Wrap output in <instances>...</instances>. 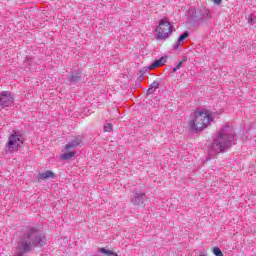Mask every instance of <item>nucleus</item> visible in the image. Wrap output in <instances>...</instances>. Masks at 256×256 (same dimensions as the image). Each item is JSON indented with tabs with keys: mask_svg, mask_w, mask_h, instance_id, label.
Returning a JSON list of instances; mask_svg holds the SVG:
<instances>
[{
	"mask_svg": "<svg viewBox=\"0 0 256 256\" xmlns=\"http://www.w3.org/2000/svg\"><path fill=\"white\" fill-rule=\"evenodd\" d=\"M55 174L51 170H47L39 174L38 179H54Z\"/></svg>",
	"mask_w": 256,
	"mask_h": 256,
	"instance_id": "nucleus-10",
	"label": "nucleus"
},
{
	"mask_svg": "<svg viewBox=\"0 0 256 256\" xmlns=\"http://www.w3.org/2000/svg\"><path fill=\"white\" fill-rule=\"evenodd\" d=\"M171 33H173V25H171L168 18H163L154 31V37L158 41H166L171 37Z\"/></svg>",
	"mask_w": 256,
	"mask_h": 256,
	"instance_id": "nucleus-3",
	"label": "nucleus"
},
{
	"mask_svg": "<svg viewBox=\"0 0 256 256\" xmlns=\"http://www.w3.org/2000/svg\"><path fill=\"white\" fill-rule=\"evenodd\" d=\"M83 143V138L81 136L75 137L68 144L65 145L64 149L69 151L70 149H77V147H81Z\"/></svg>",
	"mask_w": 256,
	"mask_h": 256,
	"instance_id": "nucleus-7",
	"label": "nucleus"
},
{
	"mask_svg": "<svg viewBox=\"0 0 256 256\" xmlns=\"http://www.w3.org/2000/svg\"><path fill=\"white\" fill-rule=\"evenodd\" d=\"M188 13L191 15V19H194V21H211V19H213L211 10L207 8H202L199 10L190 8Z\"/></svg>",
	"mask_w": 256,
	"mask_h": 256,
	"instance_id": "nucleus-4",
	"label": "nucleus"
},
{
	"mask_svg": "<svg viewBox=\"0 0 256 256\" xmlns=\"http://www.w3.org/2000/svg\"><path fill=\"white\" fill-rule=\"evenodd\" d=\"M183 63H185V60L180 61L174 68H173V73H177L181 67H183Z\"/></svg>",
	"mask_w": 256,
	"mask_h": 256,
	"instance_id": "nucleus-16",
	"label": "nucleus"
},
{
	"mask_svg": "<svg viewBox=\"0 0 256 256\" xmlns=\"http://www.w3.org/2000/svg\"><path fill=\"white\" fill-rule=\"evenodd\" d=\"M14 99L11 95V92L9 91H3L0 93V106L2 109H5V107H11L13 105Z\"/></svg>",
	"mask_w": 256,
	"mask_h": 256,
	"instance_id": "nucleus-6",
	"label": "nucleus"
},
{
	"mask_svg": "<svg viewBox=\"0 0 256 256\" xmlns=\"http://www.w3.org/2000/svg\"><path fill=\"white\" fill-rule=\"evenodd\" d=\"M98 251L99 253H102L103 255H107V256H113L115 254V252L111 250H107L105 248H99Z\"/></svg>",
	"mask_w": 256,
	"mask_h": 256,
	"instance_id": "nucleus-15",
	"label": "nucleus"
},
{
	"mask_svg": "<svg viewBox=\"0 0 256 256\" xmlns=\"http://www.w3.org/2000/svg\"><path fill=\"white\" fill-rule=\"evenodd\" d=\"M145 193H135L134 197L132 198V203L134 205H143L145 203Z\"/></svg>",
	"mask_w": 256,
	"mask_h": 256,
	"instance_id": "nucleus-8",
	"label": "nucleus"
},
{
	"mask_svg": "<svg viewBox=\"0 0 256 256\" xmlns=\"http://www.w3.org/2000/svg\"><path fill=\"white\" fill-rule=\"evenodd\" d=\"M24 63H31V59L29 57H27L26 61Z\"/></svg>",
	"mask_w": 256,
	"mask_h": 256,
	"instance_id": "nucleus-21",
	"label": "nucleus"
},
{
	"mask_svg": "<svg viewBox=\"0 0 256 256\" xmlns=\"http://www.w3.org/2000/svg\"><path fill=\"white\" fill-rule=\"evenodd\" d=\"M187 37H189V31H185L183 34H181L178 38V40L173 44V50L177 51V49H179V46L181 45V43H183V41H185V39H187Z\"/></svg>",
	"mask_w": 256,
	"mask_h": 256,
	"instance_id": "nucleus-9",
	"label": "nucleus"
},
{
	"mask_svg": "<svg viewBox=\"0 0 256 256\" xmlns=\"http://www.w3.org/2000/svg\"><path fill=\"white\" fill-rule=\"evenodd\" d=\"M248 21H249V23H251V25H253V23H255V19H253V16H251Z\"/></svg>",
	"mask_w": 256,
	"mask_h": 256,
	"instance_id": "nucleus-20",
	"label": "nucleus"
},
{
	"mask_svg": "<svg viewBox=\"0 0 256 256\" xmlns=\"http://www.w3.org/2000/svg\"><path fill=\"white\" fill-rule=\"evenodd\" d=\"M217 112H211L207 109L196 110L188 122L191 131H203L207 129L210 123H215Z\"/></svg>",
	"mask_w": 256,
	"mask_h": 256,
	"instance_id": "nucleus-2",
	"label": "nucleus"
},
{
	"mask_svg": "<svg viewBox=\"0 0 256 256\" xmlns=\"http://www.w3.org/2000/svg\"><path fill=\"white\" fill-rule=\"evenodd\" d=\"M231 145H235V130L231 124H226L220 129L217 136L213 138L208 153L211 157H214V155L227 151Z\"/></svg>",
	"mask_w": 256,
	"mask_h": 256,
	"instance_id": "nucleus-1",
	"label": "nucleus"
},
{
	"mask_svg": "<svg viewBox=\"0 0 256 256\" xmlns=\"http://www.w3.org/2000/svg\"><path fill=\"white\" fill-rule=\"evenodd\" d=\"M22 145L23 138H21L20 134L14 133L8 139L7 151L8 153H17Z\"/></svg>",
	"mask_w": 256,
	"mask_h": 256,
	"instance_id": "nucleus-5",
	"label": "nucleus"
},
{
	"mask_svg": "<svg viewBox=\"0 0 256 256\" xmlns=\"http://www.w3.org/2000/svg\"><path fill=\"white\" fill-rule=\"evenodd\" d=\"M213 254H214L215 256H224V255H223V252L221 251V249H220L219 247H214V248H213Z\"/></svg>",
	"mask_w": 256,
	"mask_h": 256,
	"instance_id": "nucleus-17",
	"label": "nucleus"
},
{
	"mask_svg": "<svg viewBox=\"0 0 256 256\" xmlns=\"http://www.w3.org/2000/svg\"><path fill=\"white\" fill-rule=\"evenodd\" d=\"M162 65H165V58H160L158 60H155L150 66L149 69H157V67H162Z\"/></svg>",
	"mask_w": 256,
	"mask_h": 256,
	"instance_id": "nucleus-11",
	"label": "nucleus"
},
{
	"mask_svg": "<svg viewBox=\"0 0 256 256\" xmlns=\"http://www.w3.org/2000/svg\"><path fill=\"white\" fill-rule=\"evenodd\" d=\"M157 89H159V82L154 81L147 90V95H153Z\"/></svg>",
	"mask_w": 256,
	"mask_h": 256,
	"instance_id": "nucleus-12",
	"label": "nucleus"
},
{
	"mask_svg": "<svg viewBox=\"0 0 256 256\" xmlns=\"http://www.w3.org/2000/svg\"><path fill=\"white\" fill-rule=\"evenodd\" d=\"M214 3H215V5H221V3H222V0H212Z\"/></svg>",
	"mask_w": 256,
	"mask_h": 256,
	"instance_id": "nucleus-19",
	"label": "nucleus"
},
{
	"mask_svg": "<svg viewBox=\"0 0 256 256\" xmlns=\"http://www.w3.org/2000/svg\"><path fill=\"white\" fill-rule=\"evenodd\" d=\"M73 157H75V152L73 151L60 155V159H62V161H69V159H73Z\"/></svg>",
	"mask_w": 256,
	"mask_h": 256,
	"instance_id": "nucleus-13",
	"label": "nucleus"
},
{
	"mask_svg": "<svg viewBox=\"0 0 256 256\" xmlns=\"http://www.w3.org/2000/svg\"><path fill=\"white\" fill-rule=\"evenodd\" d=\"M79 72H71V74L68 76V79L70 83H77L79 81Z\"/></svg>",
	"mask_w": 256,
	"mask_h": 256,
	"instance_id": "nucleus-14",
	"label": "nucleus"
},
{
	"mask_svg": "<svg viewBox=\"0 0 256 256\" xmlns=\"http://www.w3.org/2000/svg\"><path fill=\"white\" fill-rule=\"evenodd\" d=\"M112 129H113V125H111V123L104 125V131L110 132Z\"/></svg>",
	"mask_w": 256,
	"mask_h": 256,
	"instance_id": "nucleus-18",
	"label": "nucleus"
}]
</instances>
